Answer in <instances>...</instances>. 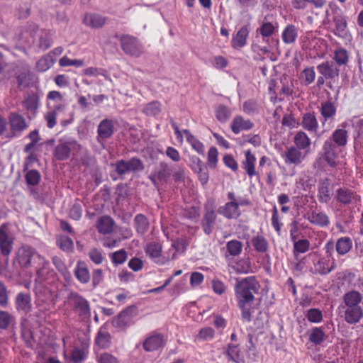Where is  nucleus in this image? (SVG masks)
<instances>
[{
	"label": "nucleus",
	"mask_w": 363,
	"mask_h": 363,
	"mask_svg": "<svg viewBox=\"0 0 363 363\" xmlns=\"http://www.w3.org/2000/svg\"><path fill=\"white\" fill-rule=\"evenodd\" d=\"M260 285L255 277H248L241 280L236 279L235 294L238 306L241 310L242 319L250 322L253 308L252 304L255 296L259 294Z\"/></svg>",
	"instance_id": "nucleus-1"
},
{
	"label": "nucleus",
	"mask_w": 363,
	"mask_h": 363,
	"mask_svg": "<svg viewBox=\"0 0 363 363\" xmlns=\"http://www.w3.org/2000/svg\"><path fill=\"white\" fill-rule=\"evenodd\" d=\"M35 259L42 262V267L36 269L35 281L40 283L48 279V275L54 276L53 270L48 269L49 262L44 259L36 250L30 245H24L19 247L16 252V260L22 269H28L32 266Z\"/></svg>",
	"instance_id": "nucleus-2"
},
{
	"label": "nucleus",
	"mask_w": 363,
	"mask_h": 363,
	"mask_svg": "<svg viewBox=\"0 0 363 363\" xmlns=\"http://www.w3.org/2000/svg\"><path fill=\"white\" fill-rule=\"evenodd\" d=\"M362 300V294L355 290L350 291L344 294L343 301L346 306L344 318L348 324H356L363 317V310L359 305Z\"/></svg>",
	"instance_id": "nucleus-3"
},
{
	"label": "nucleus",
	"mask_w": 363,
	"mask_h": 363,
	"mask_svg": "<svg viewBox=\"0 0 363 363\" xmlns=\"http://www.w3.org/2000/svg\"><path fill=\"white\" fill-rule=\"evenodd\" d=\"M72 310L82 320L89 318L91 314L89 301L77 292L71 291L67 297Z\"/></svg>",
	"instance_id": "nucleus-4"
},
{
	"label": "nucleus",
	"mask_w": 363,
	"mask_h": 363,
	"mask_svg": "<svg viewBox=\"0 0 363 363\" xmlns=\"http://www.w3.org/2000/svg\"><path fill=\"white\" fill-rule=\"evenodd\" d=\"M111 166L114 167L115 172L121 178L127 173L141 172L145 168L143 161L138 157H132L128 160H121L111 164Z\"/></svg>",
	"instance_id": "nucleus-5"
},
{
	"label": "nucleus",
	"mask_w": 363,
	"mask_h": 363,
	"mask_svg": "<svg viewBox=\"0 0 363 363\" xmlns=\"http://www.w3.org/2000/svg\"><path fill=\"white\" fill-rule=\"evenodd\" d=\"M204 213L201 220V226L206 235H210L214 228L217 215L216 213V205L214 199H208L204 204Z\"/></svg>",
	"instance_id": "nucleus-6"
},
{
	"label": "nucleus",
	"mask_w": 363,
	"mask_h": 363,
	"mask_svg": "<svg viewBox=\"0 0 363 363\" xmlns=\"http://www.w3.org/2000/svg\"><path fill=\"white\" fill-rule=\"evenodd\" d=\"M172 175V169L166 162H160L158 167L148 177L155 188L158 190L160 186L167 184Z\"/></svg>",
	"instance_id": "nucleus-7"
},
{
	"label": "nucleus",
	"mask_w": 363,
	"mask_h": 363,
	"mask_svg": "<svg viewBox=\"0 0 363 363\" xmlns=\"http://www.w3.org/2000/svg\"><path fill=\"white\" fill-rule=\"evenodd\" d=\"M81 148L82 146L76 140H60L55 147L53 154L57 160L63 161L69 157L72 151H79Z\"/></svg>",
	"instance_id": "nucleus-8"
},
{
	"label": "nucleus",
	"mask_w": 363,
	"mask_h": 363,
	"mask_svg": "<svg viewBox=\"0 0 363 363\" xmlns=\"http://www.w3.org/2000/svg\"><path fill=\"white\" fill-rule=\"evenodd\" d=\"M339 153L338 147L330 140L324 142L322 157L329 167L335 168L340 164Z\"/></svg>",
	"instance_id": "nucleus-9"
},
{
	"label": "nucleus",
	"mask_w": 363,
	"mask_h": 363,
	"mask_svg": "<svg viewBox=\"0 0 363 363\" xmlns=\"http://www.w3.org/2000/svg\"><path fill=\"white\" fill-rule=\"evenodd\" d=\"M335 199L341 205L349 206L359 202L361 197L352 189L342 186L336 190Z\"/></svg>",
	"instance_id": "nucleus-10"
},
{
	"label": "nucleus",
	"mask_w": 363,
	"mask_h": 363,
	"mask_svg": "<svg viewBox=\"0 0 363 363\" xmlns=\"http://www.w3.org/2000/svg\"><path fill=\"white\" fill-rule=\"evenodd\" d=\"M121 45L124 52L138 57L143 53V47L138 39L130 35H123L120 38Z\"/></svg>",
	"instance_id": "nucleus-11"
},
{
	"label": "nucleus",
	"mask_w": 363,
	"mask_h": 363,
	"mask_svg": "<svg viewBox=\"0 0 363 363\" xmlns=\"http://www.w3.org/2000/svg\"><path fill=\"white\" fill-rule=\"evenodd\" d=\"M13 239L6 231L4 225L0 226V252L6 257L5 262L8 263L9 257L13 250Z\"/></svg>",
	"instance_id": "nucleus-12"
},
{
	"label": "nucleus",
	"mask_w": 363,
	"mask_h": 363,
	"mask_svg": "<svg viewBox=\"0 0 363 363\" xmlns=\"http://www.w3.org/2000/svg\"><path fill=\"white\" fill-rule=\"evenodd\" d=\"M164 345L165 339L164 335L160 333H154L144 340L143 346L145 351L153 352L164 347Z\"/></svg>",
	"instance_id": "nucleus-13"
},
{
	"label": "nucleus",
	"mask_w": 363,
	"mask_h": 363,
	"mask_svg": "<svg viewBox=\"0 0 363 363\" xmlns=\"http://www.w3.org/2000/svg\"><path fill=\"white\" fill-rule=\"evenodd\" d=\"M317 69L325 79H333L339 76L340 70L333 61H325L319 64Z\"/></svg>",
	"instance_id": "nucleus-14"
},
{
	"label": "nucleus",
	"mask_w": 363,
	"mask_h": 363,
	"mask_svg": "<svg viewBox=\"0 0 363 363\" xmlns=\"http://www.w3.org/2000/svg\"><path fill=\"white\" fill-rule=\"evenodd\" d=\"M137 315V308L135 306H129L119 313L113 320L115 326L123 328L128 325L133 318Z\"/></svg>",
	"instance_id": "nucleus-15"
},
{
	"label": "nucleus",
	"mask_w": 363,
	"mask_h": 363,
	"mask_svg": "<svg viewBox=\"0 0 363 363\" xmlns=\"http://www.w3.org/2000/svg\"><path fill=\"white\" fill-rule=\"evenodd\" d=\"M15 304L18 311H23L26 314L30 313L32 309L30 295L28 293H18L15 298Z\"/></svg>",
	"instance_id": "nucleus-16"
},
{
	"label": "nucleus",
	"mask_w": 363,
	"mask_h": 363,
	"mask_svg": "<svg viewBox=\"0 0 363 363\" xmlns=\"http://www.w3.org/2000/svg\"><path fill=\"white\" fill-rule=\"evenodd\" d=\"M329 260L324 257L318 258L314 262L313 267L311 268V272L315 274L325 275L332 272L335 267L336 264L335 261L332 262L331 266H329Z\"/></svg>",
	"instance_id": "nucleus-17"
},
{
	"label": "nucleus",
	"mask_w": 363,
	"mask_h": 363,
	"mask_svg": "<svg viewBox=\"0 0 363 363\" xmlns=\"http://www.w3.org/2000/svg\"><path fill=\"white\" fill-rule=\"evenodd\" d=\"M218 213L227 219L238 218L241 215L237 202H227L218 208Z\"/></svg>",
	"instance_id": "nucleus-18"
},
{
	"label": "nucleus",
	"mask_w": 363,
	"mask_h": 363,
	"mask_svg": "<svg viewBox=\"0 0 363 363\" xmlns=\"http://www.w3.org/2000/svg\"><path fill=\"white\" fill-rule=\"evenodd\" d=\"M11 130L20 133L28 128L26 121L23 116L17 113H11L9 117Z\"/></svg>",
	"instance_id": "nucleus-19"
},
{
	"label": "nucleus",
	"mask_w": 363,
	"mask_h": 363,
	"mask_svg": "<svg viewBox=\"0 0 363 363\" xmlns=\"http://www.w3.org/2000/svg\"><path fill=\"white\" fill-rule=\"evenodd\" d=\"M106 22V18L97 13H86L83 23L91 28H101Z\"/></svg>",
	"instance_id": "nucleus-20"
},
{
	"label": "nucleus",
	"mask_w": 363,
	"mask_h": 363,
	"mask_svg": "<svg viewBox=\"0 0 363 363\" xmlns=\"http://www.w3.org/2000/svg\"><path fill=\"white\" fill-rule=\"evenodd\" d=\"M74 274L82 284H87L90 281V273L87 264L84 261H78Z\"/></svg>",
	"instance_id": "nucleus-21"
},
{
	"label": "nucleus",
	"mask_w": 363,
	"mask_h": 363,
	"mask_svg": "<svg viewBox=\"0 0 363 363\" xmlns=\"http://www.w3.org/2000/svg\"><path fill=\"white\" fill-rule=\"evenodd\" d=\"M347 125V123L341 124L342 128L336 129L332 134V140H330L336 146L345 147L347 143L348 133L344 128Z\"/></svg>",
	"instance_id": "nucleus-22"
},
{
	"label": "nucleus",
	"mask_w": 363,
	"mask_h": 363,
	"mask_svg": "<svg viewBox=\"0 0 363 363\" xmlns=\"http://www.w3.org/2000/svg\"><path fill=\"white\" fill-rule=\"evenodd\" d=\"M97 132L99 138L106 140L111 138L114 132L113 122L108 119L101 121L98 126Z\"/></svg>",
	"instance_id": "nucleus-23"
},
{
	"label": "nucleus",
	"mask_w": 363,
	"mask_h": 363,
	"mask_svg": "<svg viewBox=\"0 0 363 363\" xmlns=\"http://www.w3.org/2000/svg\"><path fill=\"white\" fill-rule=\"evenodd\" d=\"M332 189L328 179L322 181L318 186V200L320 203H327L331 199Z\"/></svg>",
	"instance_id": "nucleus-24"
},
{
	"label": "nucleus",
	"mask_w": 363,
	"mask_h": 363,
	"mask_svg": "<svg viewBox=\"0 0 363 363\" xmlns=\"http://www.w3.org/2000/svg\"><path fill=\"white\" fill-rule=\"evenodd\" d=\"M253 123L250 120H244L242 116H235L231 123L232 131L238 134L241 130H248L252 128Z\"/></svg>",
	"instance_id": "nucleus-25"
},
{
	"label": "nucleus",
	"mask_w": 363,
	"mask_h": 363,
	"mask_svg": "<svg viewBox=\"0 0 363 363\" xmlns=\"http://www.w3.org/2000/svg\"><path fill=\"white\" fill-rule=\"evenodd\" d=\"M307 219L311 224L320 227H327L330 224L329 217L323 212L313 211Z\"/></svg>",
	"instance_id": "nucleus-26"
},
{
	"label": "nucleus",
	"mask_w": 363,
	"mask_h": 363,
	"mask_svg": "<svg viewBox=\"0 0 363 363\" xmlns=\"http://www.w3.org/2000/svg\"><path fill=\"white\" fill-rule=\"evenodd\" d=\"M224 354L227 357L228 360L235 363H241L243 362V358L241 355V351L238 345L229 344L224 352Z\"/></svg>",
	"instance_id": "nucleus-27"
},
{
	"label": "nucleus",
	"mask_w": 363,
	"mask_h": 363,
	"mask_svg": "<svg viewBox=\"0 0 363 363\" xmlns=\"http://www.w3.org/2000/svg\"><path fill=\"white\" fill-rule=\"evenodd\" d=\"M245 155V159L242 162V167L247 175L250 177H252L257 174L255 167L256 158L255 155L251 153L250 150H247Z\"/></svg>",
	"instance_id": "nucleus-28"
},
{
	"label": "nucleus",
	"mask_w": 363,
	"mask_h": 363,
	"mask_svg": "<svg viewBox=\"0 0 363 363\" xmlns=\"http://www.w3.org/2000/svg\"><path fill=\"white\" fill-rule=\"evenodd\" d=\"M284 160L286 164H294L296 165L301 162L303 155L298 149L291 147L284 152Z\"/></svg>",
	"instance_id": "nucleus-29"
},
{
	"label": "nucleus",
	"mask_w": 363,
	"mask_h": 363,
	"mask_svg": "<svg viewBox=\"0 0 363 363\" xmlns=\"http://www.w3.org/2000/svg\"><path fill=\"white\" fill-rule=\"evenodd\" d=\"M301 125L304 129L311 133H316L318 128L317 119L315 115L311 113L303 114Z\"/></svg>",
	"instance_id": "nucleus-30"
},
{
	"label": "nucleus",
	"mask_w": 363,
	"mask_h": 363,
	"mask_svg": "<svg viewBox=\"0 0 363 363\" xmlns=\"http://www.w3.org/2000/svg\"><path fill=\"white\" fill-rule=\"evenodd\" d=\"M16 80L18 88L20 90H23L30 86L32 79L31 72L28 67H24L22 72L16 75Z\"/></svg>",
	"instance_id": "nucleus-31"
},
{
	"label": "nucleus",
	"mask_w": 363,
	"mask_h": 363,
	"mask_svg": "<svg viewBox=\"0 0 363 363\" xmlns=\"http://www.w3.org/2000/svg\"><path fill=\"white\" fill-rule=\"evenodd\" d=\"M113 220L108 216L101 217L96 224L98 231L101 234H108L113 231Z\"/></svg>",
	"instance_id": "nucleus-32"
},
{
	"label": "nucleus",
	"mask_w": 363,
	"mask_h": 363,
	"mask_svg": "<svg viewBox=\"0 0 363 363\" xmlns=\"http://www.w3.org/2000/svg\"><path fill=\"white\" fill-rule=\"evenodd\" d=\"M249 34L247 26H242L232 40V46L235 48H242L246 44L247 37Z\"/></svg>",
	"instance_id": "nucleus-33"
},
{
	"label": "nucleus",
	"mask_w": 363,
	"mask_h": 363,
	"mask_svg": "<svg viewBox=\"0 0 363 363\" xmlns=\"http://www.w3.org/2000/svg\"><path fill=\"white\" fill-rule=\"evenodd\" d=\"M352 247V240L349 237H342L335 243V250L340 256L346 255Z\"/></svg>",
	"instance_id": "nucleus-34"
},
{
	"label": "nucleus",
	"mask_w": 363,
	"mask_h": 363,
	"mask_svg": "<svg viewBox=\"0 0 363 363\" xmlns=\"http://www.w3.org/2000/svg\"><path fill=\"white\" fill-rule=\"evenodd\" d=\"M52 33L51 30L43 29L40 32L38 48L45 51L48 50L52 43Z\"/></svg>",
	"instance_id": "nucleus-35"
},
{
	"label": "nucleus",
	"mask_w": 363,
	"mask_h": 363,
	"mask_svg": "<svg viewBox=\"0 0 363 363\" xmlns=\"http://www.w3.org/2000/svg\"><path fill=\"white\" fill-rule=\"evenodd\" d=\"M325 333L322 327H315L311 330L309 340L315 345L322 344L326 338Z\"/></svg>",
	"instance_id": "nucleus-36"
},
{
	"label": "nucleus",
	"mask_w": 363,
	"mask_h": 363,
	"mask_svg": "<svg viewBox=\"0 0 363 363\" xmlns=\"http://www.w3.org/2000/svg\"><path fill=\"white\" fill-rule=\"evenodd\" d=\"M251 243L255 250L259 252H266L269 248V244L266 238L261 235L254 236L251 240Z\"/></svg>",
	"instance_id": "nucleus-37"
},
{
	"label": "nucleus",
	"mask_w": 363,
	"mask_h": 363,
	"mask_svg": "<svg viewBox=\"0 0 363 363\" xmlns=\"http://www.w3.org/2000/svg\"><path fill=\"white\" fill-rule=\"evenodd\" d=\"M194 169L198 173L199 179L202 185L207 184L208 181V172L207 167H203L202 162L197 159L196 162H194Z\"/></svg>",
	"instance_id": "nucleus-38"
},
{
	"label": "nucleus",
	"mask_w": 363,
	"mask_h": 363,
	"mask_svg": "<svg viewBox=\"0 0 363 363\" xmlns=\"http://www.w3.org/2000/svg\"><path fill=\"white\" fill-rule=\"evenodd\" d=\"M136 230L140 234L145 233L149 228L147 218L143 214H138L134 218Z\"/></svg>",
	"instance_id": "nucleus-39"
},
{
	"label": "nucleus",
	"mask_w": 363,
	"mask_h": 363,
	"mask_svg": "<svg viewBox=\"0 0 363 363\" xmlns=\"http://www.w3.org/2000/svg\"><path fill=\"white\" fill-rule=\"evenodd\" d=\"M297 30L294 25L287 26L282 33V40L286 44L293 43L297 38Z\"/></svg>",
	"instance_id": "nucleus-40"
},
{
	"label": "nucleus",
	"mask_w": 363,
	"mask_h": 363,
	"mask_svg": "<svg viewBox=\"0 0 363 363\" xmlns=\"http://www.w3.org/2000/svg\"><path fill=\"white\" fill-rule=\"evenodd\" d=\"M333 59L338 66L346 65L349 61L348 52L345 49L340 48L334 51Z\"/></svg>",
	"instance_id": "nucleus-41"
},
{
	"label": "nucleus",
	"mask_w": 363,
	"mask_h": 363,
	"mask_svg": "<svg viewBox=\"0 0 363 363\" xmlns=\"http://www.w3.org/2000/svg\"><path fill=\"white\" fill-rule=\"evenodd\" d=\"M184 134L186 138V140L191 145V147L199 154H203L204 151L203 145L197 140L191 132L185 129L183 130Z\"/></svg>",
	"instance_id": "nucleus-42"
},
{
	"label": "nucleus",
	"mask_w": 363,
	"mask_h": 363,
	"mask_svg": "<svg viewBox=\"0 0 363 363\" xmlns=\"http://www.w3.org/2000/svg\"><path fill=\"white\" fill-rule=\"evenodd\" d=\"M162 251V245L156 242L148 243L145 247L146 254L152 259L159 258L161 255Z\"/></svg>",
	"instance_id": "nucleus-43"
},
{
	"label": "nucleus",
	"mask_w": 363,
	"mask_h": 363,
	"mask_svg": "<svg viewBox=\"0 0 363 363\" xmlns=\"http://www.w3.org/2000/svg\"><path fill=\"white\" fill-rule=\"evenodd\" d=\"M57 245L62 250L67 252H71L74 249L72 240L66 235L59 236L57 239Z\"/></svg>",
	"instance_id": "nucleus-44"
},
{
	"label": "nucleus",
	"mask_w": 363,
	"mask_h": 363,
	"mask_svg": "<svg viewBox=\"0 0 363 363\" xmlns=\"http://www.w3.org/2000/svg\"><path fill=\"white\" fill-rule=\"evenodd\" d=\"M15 321V317L7 311L0 310V329L6 330Z\"/></svg>",
	"instance_id": "nucleus-45"
},
{
	"label": "nucleus",
	"mask_w": 363,
	"mask_h": 363,
	"mask_svg": "<svg viewBox=\"0 0 363 363\" xmlns=\"http://www.w3.org/2000/svg\"><path fill=\"white\" fill-rule=\"evenodd\" d=\"M320 113L324 118L327 120L335 115L336 108L332 102L325 101L321 104Z\"/></svg>",
	"instance_id": "nucleus-46"
},
{
	"label": "nucleus",
	"mask_w": 363,
	"mask_h": 363,
	"mask_svg": "<svg viewBox=\"0 0 363 363\" xmlns=\"http://www.w3.org/2000/svg\"><path fill=\"white\" fill-rule=\"evenodd\" d=\"M227 251L233 257L238 256L242 250V243L237 240H232L226 244Z\"/></svg>",
	"instance_id": "nucleus-47"
},
{
	"label": "nucleus",
	"mask_w": 363,
	"mask_h": 363,
	"mask_svg": "<svg viewBox=\"0 0 363 363\" xmlns=\"http://www.w3.org/2000/svg\"><path fill=\"white\" fill-rule=\"evenodd\" d=\"M231 113L228 107L220 104L216 108V117L221 123L226 122L230 117Z\"/></svg>",
	"instance_id": "nucleus-48"
},
{
	"label": "nucleus",
	"mask_w": 363,
	"mask_h": 363,
	"mask_svg": "<svg viewBox=\"0 0 363 363\" xmlns=\"http://www.w3.org/2000/svg\"><path fill=\"white\" fill-rule=\"evenodd\" d=\"M294 143L298 149H305L310 145L311 140L304 132L299 131L294 137Z\"/></svg>",
	"instance_id": "nucleus-49"
},
{
	"label": "nucleus",
	"mask_w": 363,
	"mask_h": 363,
	"mask_svg": "<svg viewBox=\"0 0 363 363\" xmlns=\"http://www.w3.org/2000/svg\"><path fill=\"white\" fill-rule=\"evenodd\" d=\"M335 29V34L342 36L347 28V21L344 16H336L333 18Z\"/></svg>",
	"instance_id": "nucleus-50"
},
{
	"label": "nucleus",
	"mask_w": 363,
	"mask_h": 363,
	"mask_svg": "<svg viewBox=\"0 0 363 363\" xmlns=\"http://www.w3.org/2000/svg\"><path fill=\"white\" fill-rule=\"evenodd\" d=\"M307 320L313 323H318L323 320V313L318 308H311L306 312Z\"/></svg>",
	"instance_id": "nucleus-51"
},
{
	"label": "nucleus",
	"mask_w": 363,
	"mask_h": 363,
	"mask_svg": "<svg viewBox=\"0 0 363 363\" xmlns=\"http://www.w3.org/2000/svg\"><path fill=\"white\" fill-rule=\"evenodd\" d=\"M161 111V104L157 101H153L147 104L144 109L143 113L147 116H156Z\"/></svg>",
	"instance_id": "nucleus-52"
},
{
	"label": "nucleus",
	"mask_w": 363,
	"mask_h": 363,
	"mask_svg": "<svg viewBox=\"0 0 363 363\" xmlns=\"http://www.w3.org/2000/svg\"><path fill=\"white\" fill-rule=\"evenodd\" d=\"M52 64H53V60H52V57L50 55H46L43 56V57H41L37 62L36 67H37V69L38 71L45 72L46 70H48V69H50V67L52 66Z\"/></svg>",
	"instance_id": "nucleus-53"
},
{
	"label": "nucleus",
	"mask_w": 363,
	"mask_h": 363,
	"mask_svg": "<svg viewBox=\"0 0 363 363\" xmlns=\"http://www.w3.org/2000/svg\"><path fill=\"white\" fill-rule=\"evenodd\" d=\"M23 104L28 111H35L38 106V97L36 94L30 95L24 99Z\"/></svg>",
	"instance_id": "nucleus-54"
},
{
	"label": "nucleus",
	"mask_w": 363,
	"mask_h": 363,
	"mask_svg": "<svg viewBox=\"0 0 363 363\" xmlns=\"http://www.w3.org/2000/svg\"><path fill=\"white\" fill-rule=\"evenodd\" d=\"M53 264L55 266L57 269L60 272L63 277L67 279V277H70V274L65 264V263L62 262L61 258L59 257L55 256L52 259Z\"/></svg>",
	"instance_id": "nucleus-55"
},
{
	"label": "nucleus",
	"mask_w": 363,
	"mask_h": 363,
	"mask_svg": "<svg viewBox=\"0 0 363 363\" xmlns=\"http://www.w3.org/2000/svg\"><path fill=\"white\" fill-rule=\"evenodd\" d=\"M89 259L96 264H101L104 261V256L101 250L96 247L90 249L88 253Z\"/></svg>",
	"instance_id": "nucleus-56"
},
{
	"label": "nucleus",
	"mask_w": 363,
	"mask_h": 363,
	"mask_svg": "<svg viewBox=\"0 0 363 363\" xmlns=\"http://www.w3.org/2000/svg\"><path fill=\"white\" fill-rule=\"evenodd\" d=\"M26 181L28 185L35 186L40 180V174L37 170H30L26 174Z\"/></svg>",
	"instance_id": "nucleus-57"
},
{
	"label": "nucleus",
	"mask_w": 363,
	"mask_h": 363,
	"mask_svg": "<svg viewBox=\"0 0 363 363\" xmlns=\"http://www.w3.org/2000/svg\"><path fill=\"white\" fill-rule=\"evenodd\" d=\"M111 342V337L108 333L99 332L96 338V343L101 348H107Z\"/></svg>",
	"instance_id": "nucleus-58"
},
{
	"label": "nucleus",
	"mask_w": 363,
	"mask_h": 363,
	"mask_svg": "<svg viewBox=\"0 0 363 363\" xmlns=\"http://www.w3.org/2000/svg\"><path fill=\"white\" fill-rule=\"evenodd\" d=\"M111 260L115 264H121L127 259V252L125 250H120L111 254Z\"/></svg>",
	"instance_id": "nucleus-59"
},
{
	"label": "nucleus",
	"mask_w": 363,
	"mask_h": 363,
	"mask_svg": "<svg viewBox=\"0 0 363 363\" xmlns=\"http://www.w3.org/2000/svg\"><path fill=\"white\" fill-rule=\"evenodd\" d=\"M9 304V291L4 283L0 281V306L7 307Z\"/></svg>",
	"instance_id": "nucleus-60"
},
{
	"label": "nucleus",
	"mask_w": 363,
	"mask_h": 363,
	"mask_svg": "<svg viewBox=\"0 0 363 363\" xmlns=\"http://www.w3.org/2000/svg\"><path fill=\"white\" fill-rule=\"evenodd\" d=\"M302 77L304 79L305 84H311L315 77V73L313 67L304 69L301 73Z\"/></svg>",
	"instance_id": "nucleus-61"
},
{
	"label": "nucleus",
	"mask_w": 363,
	"mask_h": 363,
	"mask_svg": "<svg viewBox=\"0 0 363 363\" xmlns=\"http://www.w3.org/2000/svg\"><path fill=\"white\" fill-rule=\"evenodd\" d=\"M275 28L274 26L269 22H264L262 24L261 27L259 28V31L262 37H269L272 35L274 33Z\"/></svg>",
	"instance_id": "nucleus-62"
},
{
	"label": "nucleus",
	"mask_w": 363,
	"mask_h": 363,
	"mask_svg": "<svg viewBox=\"0 0 363 363\" xmlns=\"http://www.w3.org/2000/svg\"><path fill=\"white\" fill-rule=\"evenodd\" d=\"M99 363H119L117 357L108 352H103L97 357Z\"/></svg>",
	"instance_id": "nucleus-63"
},
{
	"label": "nucleus",
	"mask_w": 363,
	"mask_h": 363,
	"mask_svg": "<svg viewBox=\"0 0 363 363\" xmlns=\"http://www.w3.org/2000/svg\"><path fill=\"white\" fill-rule=\"evenodd\" d=\"M215 331L211 327H206L200 330L197 335V337L203 340H207L209 339H212L214 337Z\"/></svg>",
	"instance_id": "nucleus-64"
}]
</instances>
